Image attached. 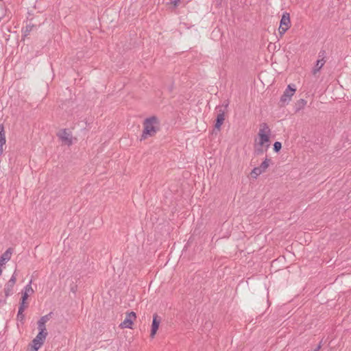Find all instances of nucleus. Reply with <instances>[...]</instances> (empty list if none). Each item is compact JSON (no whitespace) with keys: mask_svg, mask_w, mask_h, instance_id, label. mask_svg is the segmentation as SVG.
<instances>
[{"mask_svg":"<svg viewBox=\"0 0 351 351\" xmlns=\"http://www.w3.org/2000/svg\"><path fill=\"white\" fill-rule=\"evenodd\" d=\"M159 130V121L155 116L147 118L143 122V131L141 140L154 136Z\"/></svg>","mask_w":351,"mask_h":351,"instance_id":"nucleus-1","label":"nucleus"},{"mask_svg":"<svg viewBox=\"0 0 351 351\" xmlns=\"http://www.w3.org/2000/svg\"><path fill=\"white\" fill-rule=\"evenodd\" d=\"M271 130L266 123H263L260 125L258 132L259 143L261 146H263L265 143L269 141V134Z\"/></svg>","mask_w":351,"mask_h":351,"instance_id":"nucleus-2","label":"nucleus"},{"mask_svg":"<svg viewBox=\"0 0 351 351\" xmlns=\"http://www.w3.org/2000/svg\"><path fill=\"white\" fill-rule=\"evenodd\" d=\"M229 103L226 102L223 106H217L216 110L217 111V116L216 118V122L215 127V128L219 130L221 128V125L223 123V121L225 119V113L227 110V108L228 107Z\"/></svg>","mask_w":351,"mask_h":351,"instance_id":"nucleus-3","label":"nucleus"},{"mask_svg":"<svg viewBox=\"0 0 351 351\" xmlns=\"http://www.w3.org/2000/svg\"><path fill=\"white\" fill-rule=\"evenodd\" d=\"M295 90L296 88L294 84L288 85L287 88L285 89L283 94L280 97V102L281 103V106H284L291 101V97L294 95Z\"/></svg>","mask_w":351,"mask_h":351,"instance_id":"nucleus-4","label":"nucleus"},{"mask_svg":"<svg viewBox=\"0 0 351 351\" xmlns=\"http://www.w3.org/2000/svg\"><path fill=\"white\" fill-rule=\"evenodd\" d=\"M291 21L289 14L287 12H284L280 23L279 27V34L282 36L283 35L287 29L290 27Z\"/></svg>","mask_w":351,"mask_h":351,"instance_id":"nucleus-5","label":"nucleus"},{"mask_svg":"<svg viewBox=\"0 0 351 351\" xmlns=\"http://www.w3.org/2000/svg\"><path fill=\"white\" fill-rule=\"evenodd\" d=\"M48 333L38 332L36 337L32 340V351H38V350L44 343Z\"/></svg>","mask_w":351,"mask_h":351,"instance_id":"nucleus-6","label":"nucleus"},{"mask_svg":"<svg viewBox=\"0 0 351 351\" xmlns=\"http://www.w3.org/2000/svg\"><path fill=\"white\" fill-rule=\"evenodd\" d=\"M16 272L14 271L12 276H11L10 279L5 285L3 291L5 298H8V296L12 295L13 294V288L14 287V285L16 284Z\"/></svg>","mask_w":351,"mask_h":351,"instance_id":"nucleus-7","label":"nucleus"},{"mask_svg":"<svg viewBox=\"0 0 351 351\" xmlns=\"http://www.w3.org/2000/svg\"><path fill=\"white\" fill-rule=\"evenodd\" d=\"M136 318V313L130 312L126 315L124 321L120 324L121 328H132L133 324V319Z\"/></svg>","mask_w":351,"mask_h":351,"instance_id":"nucleus-8","label":"nucleus"},{"mask_svg":"<svg viewBox=\"0 0 351 351\" xmlns=\"http://www.w3.org/2000/svg\"><path fill=\"white\" fill-rule=\"evenodd\" d=\"M58 136L62 140V141L65 143L66 145H71L72 144V136L71 133L67 132L66 129L61 130Z\"/></svg>","mask_w":351,"mask_h":351,"instance_id":"nucleus-9","label":"nucleus"},{"mask_svg":"<svg viewBox=\"0 0 351 351\" xmlns=\"http://www.w3.org/2000/svg\"><path fill=\"white\" fill-rule=\"evenodd\" d=\"M160 323V318L158 317L157 314H154L153 315V321L152 324V329L150 336L151 337H154L158 329L159 325Z\"/></svg>","mask_w":351,"mask_h":351,"instance_id":"nucleus-10","label":"nucleus"},{"mask_svg":"<svg viewBox=\"0 0 351 351\" xmlns=\"http://www.w3.org/2000/svg\"><path fill=\"white\" fill-rule=\"evenodd\" d=\"M12 251L11 248H8L6 250L1 256H0V264L1 265H4L6 262L10 260L12 256Z\"/></svg>","mask_w":351,"mask_h":351,"instance_id":"nucleus-11","label":"nucleus"},{"mask_svg":"<svg viewBox=\"0 0 351 351\" xmlns=\"http://www.w3.org/2000/svg\"><path fill=\"white\" fill-rule=\"evenodd\" d=\"M5 142L4 128L3 125H0V156L2 155L3 152V146L5 144Z\"/></svg>","mask_w":351,"mask_h":351,"instance_id":"nucleus-12","label":"nucleus"},{"mask_svg":"<svg viewBox=\"0 0 351 351\" xmlns=\"http://www.w3.org/2000/svg\"><path fill=\"white\" fill-rule=\"evenodd\" d=\"M325 62H324L322 61V60H317L316 61V64L312 71V73L313 75H316L319 71L320 69L324 66Z\"/></svg>","mask_w":351,"mask_h":351,"instance_id":"nucleus-13","label":"nucleus"},{"mask_svg":"<svg viewBox=\"0 0 351 351\" xmlns=\"http://www.w3.org/2000/svg\"><path fill=\"white\" fill-rule=\"evenodd\" d=\"M270 161H271L270 159L266 158L265 159V160L262 162L261 165L259 167H258V169H260V170H261L262 173L265 172V171L267 170V169L268 168V167L269 165Z\"/></svg>","mask_w":351,"mask_h":351,"instance_id":"nucleus-14","label":"nucleus"},{"mask_svg":"<svg viewBox=\"0 0 351 351\" xmlns=\"http://www.w3.org/2000/svg\"><path fill=\"white\" fill-rule=\"evenodd\" d=\"M37 324L39 332L48 333L46 328V324L38 321Z\"/></svg>","mask_w":351,"mask_h":351,"instance_id":"nucleus-15","label":"nucleus"},{"mask_svg":"<svg viewBox=\"0 0 351 351\" xmlns=\"http://www.w3.org/2000/svg\"><path fill=\"white\" fill-rule=\"evenodd\" d=\"M32 280H31L29 283L24 287V291L25 293H27V294H32L34 293V290L32 287Z\"/></svg>","mask_w":351,"mask_h":351,"instance_id":"nucleus-16","label":"nucleus"},{"mask_svg":"<svg viewBox=\"0 0 351 351\" xmlns=\"http://www.w3.org/2000/svg\"><path fill=\"white\" fill-rule=\"evenodd\" d=\"M51 315H52V312H50L49 313H48L47 315H45L44 316H42L38 322H40L42 323H45L46 324L49 319L51 317Z\"/></svg>","mask_w":351,"mask_h":351,"instance_id":"nucleus-17","label":"nucleus"},{"mask_svg":"<svg viewBox=\"0 0 351 351\" xmlns=\"http://www.w3.org/2000/svg\"><path fill=\"white\" fill-rule=\"evenodd\" d=\"M51 315H52V312H50L49 313H48L47 315H45L44 316H42L38 322H40L42 323H45L46 324L49 319L51 317Z\"/></svg>","mask_w":351,"mask_h":351,"instance_id":"nucleus-18","label":"nucleus"},{"mask_svg":"<svg viewBox=\"0 0 351 351\" xmlns=\"http://www.w3.org/2000/svg\"><path fill=\"white\" fill-rule=\"evenodd\" d=\"M326 51L324 49L320 50V51L318 53V59L322 60V61L326 63Z\"/></svg>","mask_w":351,"mask_h":351,"instance_id":"nucleus-19","label":"nucleus"},{"mask_svg":"<svg viewBox=\"0 0 351 351\" xmlns=\"http://www.w3.org/2000/svg\"><path fill=\"white\" fill-rule=\"evenodd\" d=\"M261 170H260V169H258V167H254L251 172L252 176L254 178H256L258 176L261 175Z\"/></svg>","mask_w":351,"mask_h":351,"instance_id":"nucleus-20","label":"nucleus"},{"mask_svg":"<svg viewBox=\"0 0 351 351\" xmlns=\"http://www.w3.org/2000/svg\"><path fill=\"white\" fill-rule=\"evenodd\" d=\"M281 147H282L281 143H280L278 141H276V142L274 143V151L275 152H278L280 150Z\"/></svg>","mask_w":351,"mask_h":351,"instance_id":"nucleus-21","label":"nucleus"},{"mask_svg":"<svg viewBox=\"0 0 351 351\" xmlns=\"http://www.w3.org/2000/svg\"><path fill=\"white\" fill-rule=\"evenodd\" d=\"M34 25H27L24 31L25 36H27L32 30Z\"/></svg>","mask_w":351,"mask_h":351,"instance_id":"nucleus-22","label":"nucleus"},{"mask_svg":"<svg viewBox=\"0 0 351 351\" xmlns=\"http://www.w3.org/2000/svg\"><path fill=\"white\" fill-rule=\"evenodd\" d=\"M27 307V306L25 305V302L21 301L20 303L18 311H19V313L21 314V312H23Z\"/></svg>","mask_w":351,"mask_h":351,"instance_id":"nucleus-23","label":"nucleus"},{"mask_svg":"<svg viewBox=\"0 0 351 351\" xmlns=\"http://www.w3.org/2000/svg\"><path fill=\"white\" fill-rule=\"evenodd\" d=\"M25 319V315L23 314V312H21V313H19V311H18L17 313V319L20 322H23Z\"/></svg>","mask_w":351,"mask_h":351,"instance_id":"nucleus-24","label":"nucleus"},{"mask_svg":"<svg viewBox=\"0 0 351 351\" xmlns=\"http://www.w3.org/2000/svg\"><path fill=\"white\" fill-rule=\"evenodd\" d=\"M263 152H264V150H263V149L262 147L256 148L254 150V153H255L256 155H261V154H263Z\"/></svg>","mask_w":351,"mask_h":351,"instance_id":"nucleus-25","label":"nucleus"},{"mask_svg":"<svg viewBox=\"0 0 351 351\" xmlns=\"http://www.w3.org/2000/svg\"><path fill=\"white\" fill-rule=\"evenodd\" d=\"M28 296H29V294H27V293L23 292L22 297H21V301L25 302V301L28 298Z\"/></svg>","mask_w":351,"mask_h":351,"instance_id":"nucleus-26","label":"nucleus"},{"mask_svg":"<svg viewBox=\"0 0 351 351\" xmlns=\"http://www.w3.org/2000/svg\"><path fill=\"white\" fill-rule=\"evenodd\" d=\"M180 2V0H172L171 1V3L173 5V8H176V7H178Z\"/></svg>","mask_w":351,"mask_h":351,"instance_id":"nucleus-27","label":"nucleus"},{"mask_svg":"<svg viewBox=\"0 0 351 351\" xmlns=\"http://www.w3.org/2000/svg\"><path fill=\"white\" fill-rule=\"evenodd\" d=\"M322 348V343L320 342L319 343V345L317 346V347L314 350V351H319V350L321 349Z\"/></svg>","mask_w":351,"mask_h":351,"instance_id":"nucleus-28","label":"nucleus"},{"mask_svg":"<svg viewBox=\"0 0 351 351\" xmlns=\"http://www.w3.org/2000/svg\"><path fill=\"white\" fill-rule=\"evenodd\" d=\"M306 101L304 99H301V104H306Z\"/></svg>","mask_w":351,"mask_h":351,"instance_id":"nucleus-29","label":"nucleus"}]
</instances>
